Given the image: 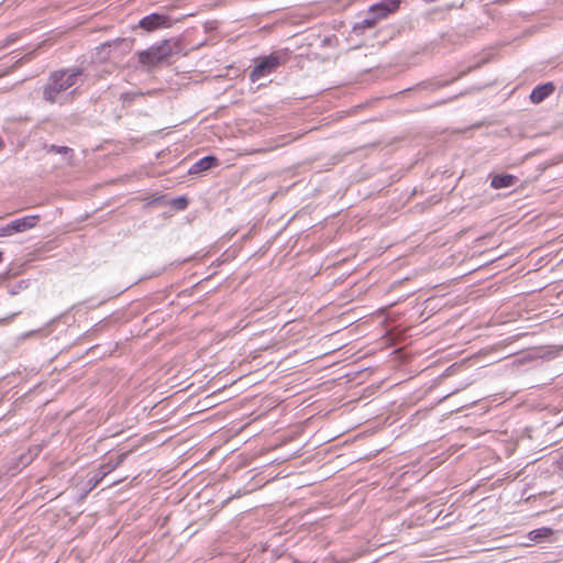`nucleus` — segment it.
I'll return each instance as SVG.
<instances>
[{
	"instance_id": "obj_17",
	"label": "nucleus",
	"mask_w": 563,
	"mask_h": 563,
	"mask_svg": "<svg viewBox=\"0 0 563 563\" xmlns=\"http://www.w3.org/2000/svg\"><path fill=\"white\" fill-rule=\"evenodd\" d=\"M178 202H179L181 209H184L186 207V205H187V200L185 198H180L178 200Z\"/></svg>"
},
{
	"instance_id": "obj_3",
	"label": "nucleus",
	"mask_w": 563,
	"mask_h": 563,
	"mask_svg": "<svg viewBox=\"0 0 563 563\" xmlns=\"http://www.w3.org/2000/svg\"><path fill=\"white\" fill-rule=\"evenodd\" d=\"M400 4V0H382L373 4L365 18L354 25V31H364L365 29L373 27L380 19L386 18L388 14L395 12Z\"/></svg>"
},
{
	"instance_id": "obj_1",
	"label": "nucleus",
	"mask_w": 563,
	"mask_h": 563,
	"mask_svg": "<svg viewBox=\"0 0 563 563\" xmlns=\"http://www.w3.org/2000/svg\"><path fill=\"white\" fill-rule=\"evenodd\" d=\"M80 81H82L80 68L73 67L52 71L43 87V100L48 103L65 104L74 98Z\"/></svg>"
},
{
	"instance_id": "obj_10",
	"label": "nucleus",
	"mask_w": 563,
	"mask_h": 563,
	"mask_svg": "<svg viewBox=\"0 0 563 563\" xmlns=\"http://www.w3.org/2000/svg\"><path fill=\"white\" fill-rule=\"evenodd\" d=\"M128 453L124 452V453H121L118 455L117 457V461L115 462H107L104 464H102L100 467H99V471L101 472V476H106L108 475L109 473H111L112 471H114L119 465H121V463L125 460Z\"/></svg>"
},
{
	"instance_id": "obj_4",
	"label": "nucleus",
	"mask_w": 563,
	"mask_h": 563,
	"mask_svg": "<svg viewBox=\"0 0 563 563\" xmlns=\"http://www.w3.org/2000/svg\"><path fill=\"white\" fill-rule=\"evenodd\" d=\"M286 54L282 52H274L268 56H264L257 59V64L250 73V79L252 82H256L260 79L273 74L278 67L286 63Z\"/></svg>"
},
{
	"instance_id": "obj_9",
	"label": "nucleus",
	"mask_w": 563,
	"mask_h": 563,
	"mask_svg": "<svg viewBox=\"0 0 563 563\" xmlns=\"http://www.w3.org/2000/svg\"><path fill=\"white\" fill-rule=\"evenodd\" d=\"M518 181V177L510 174L494 175L492 177L490 186L494 189L508 188Z\"/></svg>"
},
{
	"instance_id": "obj_6",
	"label": "nucleus",
	"mask_w": 563,
	"mask_h": 563,
	"mask_svg": "<svg viewBox=\"0 0 563 563\" xmlns=\"http://www.w3.org/2000/svg\"><path fill=\"white\" fill-rule=\"evenodd\" d=\"M40 220L38 216H26L20 219H15L10 222V228L13 233L24 232L34 228Z\"/></svg>"
},
{
	"instance_id": "obj_5",
	"label": "nucleus",
	"mask_w": 563,
	"mask_h": 563,
	"mask_svg": "<svg viewBox=\"0 0 563 563\" xmlns=\"http://www.w3.org/2000/svg\"><path fill=\"white\" fill-rule=\"evenodd\" d=\"M139 26L147 32L172 26V19L162 13H152L140 20Z\"/></svg>"
},
{
	"instance_id": "obj_14",
	"label": "nucleus",
	"mask_w": 563,
	"mask_h": 563,
	"mask_svg": "<svg viewBox=\"0 0 563 563\" xmlns=\"http://www.w3.org/2000/svg\"><path fill=\"white\" fill-rule=\"evenodd\" d=\"M104 476H101V472L98 470L97 473L89 479V484H91V488L96 487Z\"/></svg>"
},
{
	"instance_id": "obj_16",
	"label": "nucleus",
	"mask_w": 563,
	"mask_h": 563,
	"mask_svg": "<svg viewBox=\"0 0 563 563\" xmlns=\"http://www.w3.org/2000/svg\"><path fill=\"white\" fill-rule=\"evenodd\" d=\"M558 467L563 473V454L560 456V460L558 461Z\"/></svg>"
},
{
	"instance_id": "obj_8",
	"label": "nucleus",
	"mask_w": 563,
	"mask_h": 563,
	"mask_svg": "<svg viewBox=\"0 0 563 563\" xmlns=\"http://www.w3.org/2000/svg\"><path fill=\"white\" fill-rule=\"evenodd\" d=\"M218 165V158L214 156H206L196 162L188 170L189 174L196 175L206 172Z\"/></svg>"
},
{
	"instance_id": "obj_2",
	"label": "nucleus",
	"mask_w": 563,
	"mask_h": 563,
	"mask_svg": "<svg viewBox=\"0 0 563 563\" xmlns=\"http://www.w3.org/2000/svg\"><path fill=\"white\" fill-rule=\"evenodd\" d=\"M179 51L180 43L178 40H164L145 51L139 52V62L143 65L155 66L166 60L169 56L177 54Z\"/></svg>"
},
{
	"instance_id": "obj_7",
	"label": "nucleus",
	"mask_w": 563,
	"mask_h": 563,
	"mask_svg": "<svg viewBox=\"0 0 563 563\" xmlns=\"http://www.w3.org/2000/svg\"><path fill=\"white\" fill-rule=\"evenodd\" d=\"M554 85L552 82H548L544 85L537 86L530 95V100L533 103H540L545 98H548L554 91Z\"/></svg>"
},
{
	"instance_id": "obj_12",
	"label": "nucleus",
	"mask_w": 563,
	"mask_h": 563,
	"mask_svg": "<svg viewBox=\"0 0 563 563\" xmlns=\"http://www.w3.org/2000/svg\"><path fill=\"white\" fill-rule=\"evenodd\" d=\"M47 152L62 154L66 157L68 162H70L71 157L74 156V150L67 146H57V145H49L46 146Z\"/></svg>"
},
{
	"instance_id": "obj_13",
	"label": "nucleus",
	"mask_w": 563,
	"mask_h": 563,
	"mask_svg": "<svg viewBox=\"0 0 563 563\" xmlns=\"http://www.w3.org/2000/svg\"><path fill=\"white\" fill-rule=\"evenodd\" d=\"M140 96L139 93H122L121 95V100L123 102V104H130L134 99L135 97Z\"/></svg>"
},
{
	"instance_id": "obj_11",
	"label": "nucleus",
	"mask_w": 563,
	"mask_h": 563,
	"mask_svg": "<svg viewBox=\"0 0 563 563\" xmlns=\"http://www.w3.org/2000/svg\"><path fill=\"white\" fill-rule=\"evenodd\" d=\"M551 534H552V529L542 527V528L530 531L528 534V538L531 541L540 542V541L549 538Z\"/></svg>"
},
{
	"instance_id": "obj_15",
	"label": "nucleus",
	"mask_w": 563,
	"mask_h": 563,
	"mask_svg": "<svg viewBox=\"0 0 563 563\" xmlns=\"http://www.w3.org/2000/svg\"><path fill=\"white\" fill-rule=\"evenodd\" d=\"M12 234H13V232L10 228V223H8L7 225L0 227V236H10Z\"/></svg>"
}]
</instances>
